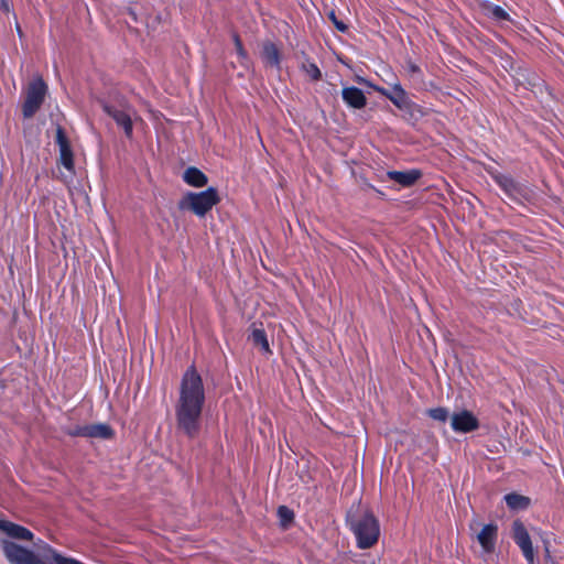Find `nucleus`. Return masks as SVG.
<instances>
[{
    "label": "nucleus",
    "mask_w": 564,
    "mask_h": 564,
    "mask_svg": "<svg viewBox=\"0 0 564 564\" xmlns=\"http://www.w3.org/2000/svg\"><path fill=\"white\" fill-rule=\"evenodd\" d=\"M328 19L334 23L335 28L340 32H346L348 26L337 18L334 10H330L327 14Z\"/></svg>",
    "instance_id": "nucleus-28"
},
{
    "label": "nucleus",
    "mask_w": 564,
    "mask_h": 564,
    "mask_svg": "<svg viewBox=\"0 0 564 564\" xmlns=\"http://www.w3.org/2000/svg\"><path fill=\"white\" fill-rule=\"evenodd\" d=\"M498 538V525L495 523L485 524L477 535V540L481 545L485 553H492L495 551L496 541Z\"/></svg>",
    "instance_id": "nucleus-9"
},
{
    "label": "nucleus",
    "mask_w": 564,
    "mask_h": 564,
    "mask_svg": "<svg viewBox=\"0 0 564 564\" xmlns=\"http://www.w3.org/2000/svg\"><path fill=\"white\" fill-rule=\"evenodd\" d=\"M452 427L458 433H469L479 427V421L473 412L462 410L452 415Z\"/></svg>",
    "instance_id": "nucleus-8"
},
{
    "label": "nucleus",
    "mask_w": 564,
    "mask_h": 564,
    "mask_svg": "<svg viewBox=\"0 0 564 564\" xmlns=\"http://www.w3.org/2000/svg\"><path fill=\"white\" fill-rule=\"evenodd\" d=\"M427 414L431 419L438 422H446L448 419V411L445 408L438 406L433 408L427 411Z\"/></svg>",
    "instance_id": "nucleus-24"
},
{
    "label": "nucleus",
    "mask_w": 564,
    "mask_h": 564,
    "mask_svg": "<svg viewBox=\"0 0 564 564\" xmlns=\"http://www.w3.org/2000/svg\"><path fill=\"white\" fill-rule=\"evenodd\" d=\"M505 501L507 506L512 510H524L527 509L531 500L527 496L519 495L517 492H511L505 496Z\"/></svg>",
    "instance_id": "nucleus-18"
},
{
    "label": "nucleus",
    "mask_w": 564,
    "mask_h": 564,
    "mask_svg": "<svg viewBox=\"0 0 564 564\" xmlns=\"http://www.w3.org/2000/svg\"><path fill=\"white\" fill-rule=\"evenodd\" d=\"M122 15H126L124 18V22L127 23L129 30L135 34L139 33V30L137 26H133L131 23H134V24H138L139 22V19H138V15H139V10H138V6L135 4L134 7L132 6H129L124 9V11H122Z\"/></svg>",
    "instance_id": "nucleus-22"
},
{
    "label": "nucleus",
    "mask_w": 564,
    "mask_h": 564,
    "mask_svg": "<svg viewBox=\"0 0 564 564\" xmlns=\"http://www.w3.org/2000/svg\"><path fill=\"white\" fill-rule=\"evenodd\" d=\"M0 9L4 13H8L10 11V7L7 0H0Z\"/></svg>",
    "instance_id": "nucleus-30"
},
{
    "label": "nucleus",
    "mask_w": 564,
    "mask_h": 564,
    "mask_svg": "<svg viewBox=\"0 0 564 564\" xmlns=\"http://www.w3.org/2000/svg\"><path fill=\"white\" fill-rule=\"evenodd\" d=\"M47 94V85L41 76L33 78L26 89L22 104V115L25 119L34 117L42 107Z\"/></svg>",
    "instance_id": "nucleus-5"
},
{
    "label": "nucleus",
    "mask_w": 564,
    "mask_h": 564,
    "mask_svg": "<svg viewBox=\"0 0 564 564\" xmlns=\"http://www.w3.org/2000/svg\"><path fill=\"white\" fill-rule=\"evenodd\" d=\"M408 72L410 75L421 74V68L413 62H408Z\"/></svg>",
    "instance_id": "nucleus-29"
},
{
    "label": "nucleus",
    "mask_w": 564,
    "mask_h": 564,
    "mask_svg": "<svg viewBox=\"0 0 564 564\" xmlns=\"http://www.w3.org/2000/svg\"><path fill=\"white\" fill-rule=\"evenodd\" d=\"M303 68L305 69L307 75L312 78V80L317 82L322 78V73L316 64H314V63L304 64Z\"/></svg>",
    "instance_id": "nucleus-25"
},
{
    "label": "nucleus",
    "mask_w": 564,
    "mask_h": 564,
    "mask_svg": "<svg viewBox=\"0 0 564 564\" xmlns=\"http://www.w3.org/2000/svg\"><path fill=\"white\" fill-rule=\"evenodd\" d=\"M232 40L236 46L237 54L240 58L246 59L248 57V53L243 47L242 41L237 32L232 33Z\"/></svg>",
    "instance_id": "nucleus-26"
},
{
    "label": "nucleus",
    "mask_w": 564,
    "mask_h": 564,
    "mask_svg": "<svg viewBox=\"0 0 564 564\" xmlns=\"http://www.w3.org/2000/svg\"><path fill=\"white\" fill-rule=\"evenodd\" d=\"M249 339L251 340L254 347L260 348L261 351H263L264 354H272L267 338V334L263 328H259L256 326V324H252Z\"/></svg>",
    "instance_id": "nucleus-17"
},
{
    "label": "nucleus",
    "mask_w": 564,
    "mask_h": 564,
    "mask_svg": "<svg viewBox=\"0 0 564 564\" xmlns=\"http://www.w3.org/2000/svg\"><path fill=\"white\" fill-rule=\"evenodd\" d=\"M482 9L485 10L486 14L490 18H492L496 21H508L510 20L509 13L501 8L500 6H496L489 2H485L482 4Z\"/></svg>",
    "instance_id": "nucleus-21"
},
{
    "label": "nucleus",
    "mask_w": 564,
    "mask_h": 564,
    "mask_svg": "<svg viewBox=\"0 0 564 564\" xmlns=\"http://www.w3.org/2000/svg\"><path fill=\"white\" fill-rule=\"evenodd\" d=\"M66 434L72 437H87V424L86 425H76L66 431Z\"/></svg>",
    "instance_id": "nucleus-27"
},
{
    "label": "nucleus",
    "mask_w": 564,
    "mask_h": 564,
    "mask_svg": "<svg viewBox=\"0 0 564 564\" xmlns=\"http://www.w3.org/2000/svg\"><path fill=\"white\" fill-rule=\"evenodd\" d=\"M8 523H9V521L0 519V530L6 532Z\"/></svg>",
    "instance_id": "nucleus-31"
},
{
    "label": "nucleus",
    "mask_w": 564,
    "mask_h": 564,
    "mask_svg": "<svg viewBox=\"0 0 564 564\" xmlns=\"http://www.w3.org/2000/svg\"><path fill=\"white\" fill-rule=\"evenodd\" d=\"M379 91L387 96L399 109H403L406 106V93L400 85H395L392 93H388L384 89H379Z\"/></svg>",
    "instance_id": "nucleus-19"
},
{
    "label": "nucleus",
    "mask_w": 564,
    "mask_h": 564,
    "mask_svg": "<svg viewBox=\"0 0 564 564\" xmlns=\"http://www.w3.org/2000/svg\"><path fill=\"white\" fill-rule=\"evenodd\" d=\"M183 180L185 183L194 187H203L208 183V177L195 166H189L185 170Z\"/></svg>",
    "instance_id": "nucleus-14"
},
{
    "label": "nucleus",
    "mask_w": 564,
    "mask_h": 564,
    "mask_svg": "<svg viewBox=\"0 0 564 564\" xmlns=\"http://www.w3.org/2000/svg\"><path fill=\"white\" fill-rule=\"evenodd\" d=\"M387 176L389 180L394 181L403 187H410L422 177V172L416 169L409 171H389L387 172Z\"/></svg>",
    "instance_id": "nucleus-11"
},
{
    "label": "nucleus",
    "mask_w": 564,
    "mask_h": 564,
    "mask_svg": "<svg viewBox=\"0 0 564 564\" xmlns=\"http://www.w3.org/2000/svg\"><path fill=\"white\" fill-rule=\"evenodd\" d=\"M205 403V389L195 365L183 373L180 394L175 403L176 429L188 438H195L200 431V419Z\"/></svg>",
    "instance_id": "nucleus-1"
},
{
    "label": "nucleus",
    "mask_w": 564,
    "mask_h": 564,
    "mask_svg": "<svg viewBox=\"0 0 564 564\" xmlns=\"http://www.w3.org/2000/svg\"><path fill=\"white\" fill-rule=\"evenodd\" d=\"M278 517L281 525L286 529L294 520V512L286 506H280L278 508Z\"/></svg>",
    "instance_id": "nucleus-23"
},
{
    "label": "nucleus",
    "mask_w": 564,
    "mask_h": 564,
    "mask_svg": "<svg viewBox=\"0 0 564 564\" xmlns=\"http://www.w3.org/2000/svg\"><path fill=\"white\" fill-rule=\"evenodd\" d=\"M2 550L11 564H47L31 550L8 540L2 542ZM40 550L43 558L52 564H85L77 558L64 556L47 543H44Z\"/></svg>",
    "instance_id": "nucleus-2"
},
{
    "label": "nucleus",
    "mask_w": 564,
    "mask_h": 564,
    "mask_svg": "<svg viewBox=\"0 0 564 564\" xmlns=\"http://www.w3.org/2000/svg\"><path fill=\"white\" fill-rule=\"evenodd\" d=\"M495 181L510 197L516 198L518 195L522 194V186L511 176L500 174L495 177Z\"/></svg>",
    "instance_id": "nucleus-16"
},
{
    "label": "nucleus",
    "mask_w": 564,
    "mask_h": 564,
    "mask_svg": "<svg viewBox=\"0 0 564 564\" xmlns=\"http://www.w3.org/2000/svg\"><path fill=\"white\" fill-rule=\"evenodd\" d=\"M6 533L9 536L18 540L31 541L33 539V533L28 528L10 521L7 525Z\"/></svg>",
    "instance_id": "nucleus-20"
},
{
    "label": "nucleus",
    "mask_w": 564,
    "mask_h": 564,
    "mask_svg": "<svg viewBox=\"0 0 564 564\" xmlns=\"http://www.w3.org/2000/svg\"><path fill=\"white\" fill-rule=\"evenodd\" d=\"M264 62L273 67L280 68L281 54L278 46L272 42H264L261 52Z\"/></svg>",
    "instance_id": "nucleus-15"
},
{
    "label": "nucleus",
    "mask_w": 564,
    "mask_h": 564,
    "mask_svg": "<svg viewBox=\"0 0 564 564\" xmlns=\"http://www.w3.org/2000/svg\"><path fill=\"white\" fill-rule=\"evenodd\" d=\"M115 436L113 429L107 423L87 424V437L111 440Z\"/></svg>",
    "instance_id": "nucleus-13"
},
{
    "label": "nucleus",
    "mask_w": 564,
    "mask_h": 564,
    "mask_svg": "<svg viewBox=\"0 0 564 564\" xmlns=\"http://www.w3.org/2000/svg\"><path fill=\"white\" fill-rule=\"evenodd\" d=\"M343 100L351 108L361 109L367 105L364 91L355 86L345 87L341 91Z\"/></svg>",
    "instance_id": "nucleus-12"
},
{
    "label": "nucleus",
    "mask_w": 564,
    "mask_h": 564,
    "mask_svg": "<svg viewBox=\"0 0 564 564\" xmlns=\"http://www.w3.org/2000/svg\"><path fill=\"white\" fill-rule=\"evenodd\" d=\"M219 202L218 191L215 187H208L199 193H186L177 203V207L180 210H189L198 217H204Z\"/></svg>",
    "instance_id": "nucleus-4"
},
{
    "label": "nucleus",
    "mask_w": 564,
    "mask_h": 564,
    "mask_svg": "<svg viewBox=\"0 0 564 564\" xmlns=\"http://www.w3.org/2000/svg\"><path fill=\"white\" fill-rule=\"evenodd\" d=\"M512 539L516 542V544L521 549L522 554L528 561V563L534 564V550L530 534L523 522L519 519L512 522Z\"/></svg>",
    "instance_id": "nucleus-6"
},
{
    "label": "nucleus",
    "mask_w": 564,
    "mask_h": 564,
    "mask_svg": "<svg viewBox=\"0 0 564 564\" xmlns=\"http://www.w3.org/2000/svg\"><path fill=\"white\" fill-rule=\"evenodd\" d=\"M104 110L117 122L119 127L123 129V132L128 138L132 135V120L129 113L111 105H105Z\"/></svg>",
    "instance_id": "nucleus-10"
},
{
    "label": "nucleus",
    "mask_w": 564,
    "mask_h": 564,
    "mask_svg": "<svg viewBox=\"0 0 564 564\" xmlns=\"http://www.w3.org/2000/svg\"><path fill=\"white\" fill-rule=\"evenodd\" d=\"M347 522L356 536L359 549H370L378 542L380 536L379 521L369 509H366L359 516H348Z\"/></svg>",
    "instance_id": "nucleus-3"
},
{
    "label": "nucleus",
    "mask_w": 564,
    "mask_h": 564,
    "mask_svg": "<svg viewBox=\"0 0 564 564\" xmlns=\"http://www.w3.org/2000/svg\"><path fill=\"white\" fill-rule=\"evenodd\" d=\"M55 142L58 145V163L63 165L70 174L75 173L74 153L70 142L63 127L57 126Z\"/></svg>",
    "instance_id": "nucleus-7"
}]
</instances>
